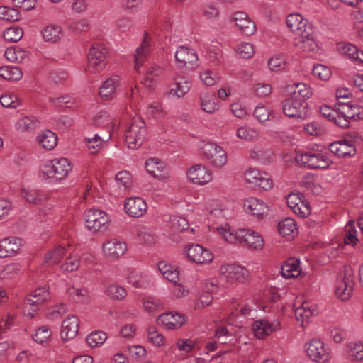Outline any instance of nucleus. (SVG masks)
Wrapping results in <instances>:
<instances>
[{"mask_svg": "<svg viewBox=\"0 0 363 363\" xmlns=\"http://www.w3.org/2000/svg\"><path fill=\"white\" fill-rule=\"evenodd\" d=\"M186 177L189 183L200 186L211 183L213 179L212 170L203 164H196L187 169Z\"/></svg>", "mask_w": 363, "mask_h": 363, "instance_id": "9b49d317", "label": "nucleus"}, {"mask_svg": "<svg viewBox=\"0 0 363 363\" xmlns=\"http://www.w3.org/2000/svg\"><path fill=\"white\" fill-rule=\"evenodd\" d=\"M104 292L106 296L114 301L123 300L127 296L125 289L117 284H111L106 286Z\"/></svg>", "mask_w": 363, "mask_h": 363, "instance_id": "09e8293b", "label": "nucleus"}, {"mask_svg": "<svg viewBox=\"0 0 363 363\" xmlns=\"http://www.w3.org/2000/svg\"><path fill=\"white\" fill-rule=\"evenodd\" d=\"M274 329L266 320H258L253 323L252 330L258 339H264L269 335Z\"/></svg>", "mask_w": 363, "mask_h": 363, "instance_id": "49530a36", "label": "nucleus"}, {"mask_svg": "<svg viewBox=\"0 0 363 363\" xmlns=\"http://www.w3.org/2000/svg\"><path fill=\"white\" fill-rule=\"evenodd\" d=\"M41 35L45 42L55 44L61 40L63 32L60 26L51 23L43 28Z\"/></svg>", "mask_w": 363, "mask_h": 363, "instance_id": "f704fd0d", "label": "nucleus"}, {"mask_svg": "<svg viewBox=\"0 0 363 363\" xmlns=\"http://www.w3.org/2000/svg\"><path fill=\"white\" fill-rule=\"evenodd\" d=\"M20 265L18 263H10L0 271V279L10 280L15 278L20 272Z\"/></svg>", "mask_w": 363, "mask_h": 363, "instance_id": "338daca9", "label": "nucleus"}, {"mask_svg": "<svg viewBox=\"0 0 363 363\" xmlns=\"http://www.w3.org/2000/svg\"><path fill=\"white\" fill-rule=\"evenodd\" d=\"M220 276L228 282H245L249 272L244 267L235 264H223L219 268Z\"/></svg>", "mask_w": 363, "mask_h": 363, "instance_id": "4468645a", "label": "nucleus"}, {"mask_svg": "<svg viewBox=\"0 0 363 363\" xmlns=\"http://www.w3.org/2000/svg\"><path fill=\"white\" fill-rule=\"evenodd\" d=\"M111 138L109 135L107 138H103L99 134H95L93 137L86 138L84 139L85 144L89 150L90 154L96 155L101 151L104 143Z\"/></svg>", "mask_w": 363, "mask_h": 363, "instance_id": "a18cd8bd", "label": "nucleus"}, {"mask_svg": "<svg viewBox=\"0 0 363 363\" xmlns=\"http://www.w3.org/2000/svg\"><path fill=\"white\" fill-rule=\"evenodd\" d=\"M52 332L48 326H41L33 335V339L39 344L48 343L51 341Z\"/></svg>", "mask_w": 363, "mask_h": 363, "instance_id": "69168bd1", "label": "nucleus"}, {"mask_svg": "<svg viewBox=\"0 0 363 363\" xmlns=\"http://www.w3.org/2000/svg\"><path fill=\"white\" fill-rule=\"evenodd\" d=\"M242 178L245 184L262 191H268L274 187V182L269 174L256 167L246 168Z\"/></svg>", "mask_w": 363, "mask_h": 363, "instance_id": "20e7f679", "label": "nucleus"}, {"mask_svg": "<svg viewBox=\"0 0 363 363\" xmlns=\"http://www.w3.org/2000/svg\"><path fill=\"white\" fill-rule=\"evenodd\" d=\"M200 106L203 111L213 114L220 109V106L213 94L202 93L200 95Z\"/></svg>", "mask_w": 363, "mask_h": 363, "instance_id": "79ce46f5", "label": "nucleus"}, {"mask_svg": "<svg viewBox=\"0 0 363 363\" xmlns=\"http://www.w3.org/2000/svg\"><path fill=\"white\" fill-rule=\"evenodd\" d=\"M273 153L269 150H264L259 146H254L250 150V157L262 164H267L273 157Z\"/></svg>", "mask_w": 363, "mask_h": 363, "instance_id": "3c124183", "label": "nucleus"}, {"mask_svg": "<svg viewBox=\"0 0 363 363\" xmlns=\"http://www.w3.org/2000/svg\"><path fill=\"white\" fill-rule=\"evenodd\" d=\"M146 134L145 121L139 116L132 118L125 128V142L127 147L132 150L138 149L143 143Z\"/></svg>", "mask_w": 363, "mask_h": 363, "instance_id": "7ed1b4c3", "label": "nucleus"}, {"mask_svg": "<svg viewBox=\"0 0 363 363\" xmlns=\"http://www.w3.org/2000/svg\"><path fill=\"white\" fill-rule=\"evenodd\" d=\"M151 51L150 38L145 36L138 47L134 55L135 57V69L140 72V67L143 65L147 56Z\"/></svg>", "mask_w": 363, "mask_h": 363, "instance_id": "72a5a7b5", "label": "nucleus"}, {"mask_svg": "<svg viewBox=\"0 0 363 363\" xmlns=\"http://www.w3.org/2000/svg\"><path fill=\"white\" fill-rule=\"evenodd\" d=\"M50 101L57 107H66L72 109H77L79 107V103L69 95L52 97L50 99Z\"/></svg>", "mask_w": 363, "mask_h": 363, "instance_id": "8fccbe9b", "label": "nucleus"}, {"mask_svg": "<svg viewBox=\"0 0 363 363\" xmlns=\"http://www.w3.org/2000/svg\"><path fill=\"white\" fill-rule=\"evenodd\" d=\"M124 210L130 217L140 218L146 213L147 204L143 198L132 196L125 200Z\"/></svg>", "mask_w": 363, "mask_h": 363, "instance_id": "412c9836", "label": "nucleus"}, {"mask_svg": "<svg viewBox=\"0 0 363 363\" xmlns=\"http://www.w3.org/2000/svg\"><path fill=\"white\" fill-rule=\"evenodd\" d=\"M213 231L225 242L233 245H241L250 250H260L264 245L262 235L250 228L235 229L229 224L223 223L214 226Z\"/></svg>", "mask_w": 363, "mask_h": 363, "instance_id": "f257e3e1", "label": "nucleus"}, {"mask_svg": "<svg viewBox=\"0 0 363 363\" xmlns=\"http://www.w3.org/2000/svg\"><path fill=\"white\" fill-rule=\"evenodd\" d=\"M102 250L106 257L117 259L125 254L127 250V245L123 241L113 239L104 242Z\"/></svg>", "mask_w": 363, "mask_h": 363, "instance_id": "a878e982", "label": "nucleus"}, {"mask_svg": "<svg viewBox=\"0 0 363 363\" xmlns=\"http://www.w3.org/2000/svg\"><path fill=\"white\" fill-rule=\"evenodd\" d=\"M93 123L96 126L106 127L109 132L114 129L112 117L104 111H101L93 117Z\"/></svg>", "mask_w": 363, "mask_h": 363, "instance_id": "5fc2aeb1", "label": "nucleus"}, {"mask_svg": "<svg viewBox=\"0 0 363 363\" xmlns=\"http://www.w3.org/2000/svg\"><path fill=\"white\" fill-rule=\"evenodd\" d=\"M354 281L345 274H340L334 284V295L339 301H349L353 294Z\"/></svg>", "mask_w": 363, "mask_h": 363, "instance_id": "f3484780", "label": "nucleus"}, {"mask_svg": "<svg viewBox=\"0 0 363 363\" xmlns=\"http://www.w3.org/2000/svg\"><path fill=\"white\" fill-rule=\"evenodd\" d=\"M192 82L190 78L177 75L168 90V95L176 99L184 97L191 89Z\"/></svg>", "mask_w": 363, "mask_h": 363, "instance_id": "b1692460", "label": "nucleus"}, {"mask_svg": "<svg viewBox=\"0 0 363 363\" xmlns=\"http://www.w3.org/2000/svg\"><path fill=\"white\" fill-rule=\"evenodd\" d=\"M294 313L297 321L305 328L310 318L317 314L316 306L303 298H297L294 303Z\"/></svg>", "mask_w": 363, "mask_h": 363, "instance_id": "2eb2a0df", "label": "nucleus"}, {"mask_svg": "<svg viewBox=\"0 0 363 363\" xmlns=\"http://www.w3.org/2000/svg\"><path fill=\"white\" fill-rule=\"evenodd\" d=\"M144 113L149 118L156 120L163 119L166 116V112L162 106L159 103H152L147 105L144 110Z\"/></svg>", "mask_w": 363, "mask_h": 363, "instance_id": "4d7b16f0", "label": "nucleus"}, {"mask_svg": "<svg viewBox=\"0 0 363 363\" xmlns=\"http://www.w3.org/2000/svg\"><path fill=\"white\" fill-rule=\"evenodd\" d=\"M338 51L357 64H363V51L359 50L355 45L345 42L337 44Z\"/></svg>", "mask_w": 363, "mask_h": 363, "instance_id": "7c9ffc66", "label": "nucleus"}, {"mask_svg": "<svg viewBox=\"0 0 363 363\" xmlns=\"http://www.w3.org/2000/svg\"><path fill=\"white\" fill-rule=\"evenodd\" d=\"M184 252L189 261L199 265L209 264L214 259V255L210 250L199 244L186 246Z\"/></svg>", "mask_w": 363, "mask_h": 363, "instance_id": "ddd939ff", "label": "nucleus"}, {"mask_svg": "<svg viewBox=\"0 0 363 363\" xmlns=\"http://www.w3.org/2000/svg\"><path fill=\"white\" fill-rule=\"evenodd\" d=\"M36 142L40 147L46 150H52L57 145V136L50 130H43L38 134Z\"/></svg>", "mask_w": 363, "mask_h": 363, "instance_id": "473e14b6", "label": "nucleus"}, {"mask_svg": "<svg viewBox=\"0 0 363 363\" xmlns=\"http://www.w3.org/2000/svg\"><path fill=\"white\" fill-rule=\"evenodd\" d=\"M157 268L164 278L169 282L176 284L180 281V273L176 266L165 261H160L157 264Z\"/></svg>", "mask_w": 363, "mask_h": 363, "instance_id": "c9c22d12", "label": "nucleus"}, {"mask_svg": "<svg viewBox=\"0 0 363 363\" xmlns=\"http://www.w3.org/2000/svg\"><path fill=\"white\" fill-rule=\"evenodd\" d=\"M295 160L301 166L310 169H325L331 163L327 155L320 152L299 151Z\"/></svg>", "mask_w": 363, "mask_h": 363, "instance_id": "423d86ee", "label": "nucleus"}, {"mask_svg": "<svg viewBox=\"0 0 363 363\" xmlns=\"http://www.w3.org/2000/svg\"><path fill=\"white\" fill-rule=\"evenodd\" d=\"M79 320L75 315L68 316L62 324L61 338L68 341L74 338L79 331Z\"/></svg>", "mask_w": 363, "mask_h": 363, "instance_id": "c756f323", "label": "nucleus"}, {"mask_svg": "<svg viewBox=\"0 0 363 363\" xmlns=\"http://www.w3.org/2000/svg\"><path fill=\"white\" fill-rule=\"evenodd\" d=\"M84 216L86 228L93 233L106 230L111 222L108 214L100 209L90 208L86 210Z\"/></svg>", "mask_w": 363, "mask_h": 363, "instance_id": "0eeeda50", "label": "nucleus"}, {"mask_svg": "<svg viewBox=\"0 0 363 363\" xmlns=\"http://www.w3.org/2000/svg\"><path fill=\"white\" fill-rule=\"evenodd\" d=\"M4 55L10 62L16 63H21L26 61L28 57L26 51L16 46L8 48L5 50Z\"/></svg>", "mask_w": 363, "mask_h": 363, "instance_id": "de8ad7c7", "label": "nucleus"}, {"mask_svg": "<svg viewBox=\"0 0 363 363\" xmlns=\"http://www.w3.org/2000/svg\"><path fill=\"white\" fill-rule=\"evenodd\" d=\"M286 203L289 208L301 218H306L311 213L310 203L301 193L289 194L286 197Z\"/></svg>", "mask_w": 363, "mask_h": 363, "instance_id": "dca6fc26", "label": "nucleus"}, {"mask_svg": "<svg viewBox=\"0 0 363 363\" xmlns=\"http://www.w3.org/2000/svg\"><path fill=\"white\" fill-rule=\"evenodd\" d=\"M0 103L4 107L16 108L22 105L23 101L13 93H6L1 95Z\"/></svg>", "mask_w": 363, "mask_h": 363, "instance_id": "bf43d9fd", "label": "nucleus"}, {"mask_svg": "<svg viewBox=\"0 0 363 363\" xmlns=\"http://www.w3.org/2000/svg\"><path fill=\"white\" fill-rule=\"evenodd\" d=\"M23 35V30L18 26H11L6 29L3 33V37L6 41L16 43L19 41Z\"/></svg>", "mask_w": 363, "mask_h": 363, "instance_id": "774afa93", "label": "nucleus"}, {"mask_svg": "<svg viewBox=\"0 0 363 363\" xmlns=\"http://www.w3.org/2000/svg\"><path fill=\"white\" fill-rule=\"evenodd\" d=\"M308 357L313 362L325 363L330 359V349L320 339H311L305 345Z\"/></svg>", "mask_w": 363, "mask_h": 363, "instance_id": "1a4fd4ad", "label": "nucleus"}, {"mask_svg": "<svg viewBox=\"0 0 363 363\" xmlns=\"http://www.w3.org/2000/svg\"><path fill=\"white\" fill-rule=\"evenodd\" d=\"M38 125V121L33 116H24L19 118L15 123L14 127L16 131L23 133H29L35 130Z\"/></svg>", "mask_w": 363, "mask_h": 363, "instance_id": "ea45409f", "label": "nucleus"}, {"mask_svg": "<svg viewBox=\"0 0 363 363\" xmlns=\"http://www.w3.org/2000/svg\"><path fill=\"white\" fill-rule=\"evenodd\" d=\"M65 247L61 245L56 246L50 250L45 256V262L48 264L59 263L65 253Z\"/></svg>", "mask_w": 363, "mask_h": 363, "instance_id": "680f3d73", "label": "nucleus"}, {"mask_svg": "<svg viewBox=\"0 0 363 363\" xmlns=\"http://www.w3.org/2000/svg\"><path fill=\"white\" fill-rule=\"evenodd\" d=\"M0 77L9 81H18L23 77L21 70L14 66H5L0 67Z\"/></svg>", "mask_w": 363, "mask_h": 363, "instance_id": "6e6d98bb", "label": "nucleus"}, {"mask_svg": "<svg viewBox=\"0 0 363 363\" xmlns=\"http://www.w3.org/2000/svg\"><path fill=\"white\" fill-rule=\"evenodd\" d=\"M235 51L239 57L243 59H250L252 57L255 53L254 45L245 42H242L237 45Z\"/></svg>", "mask_w": 363, "mask_h": 363, "instance_id": "0e129e2a", "label": "nucleus"}, {"mask_svg": "<svg viewBox=\"0 0 363 363\" xmlns=\"http://www.w3.org/2000/svg\"><path fill=\"white\" fill-rule=\"evenodd\" d=\"M120 83V78L115 75L104 81L99 89L101 96L105 99H111Z\"/></svg>", "mask_w": 363, "mask_h": 363, "instance_id": "58836bf2", "label": "nucleus"}, {"mask_svg": "<svg viewBox=\"0 0 363 363\" xmlns=\"http://www.w3.org/2000/svg\"><path fill=\"white\" fill-rule=\"evenodd\" d=\"M147 338L151 344L156 347L163 346L165 343L164 337L154 325L147 328Z\"/></svg>", "mask_w": 363, "mask_h": 363, "instance_id": "13d9d810", "label": "nucleus"}, {"mask_svg": "<svg viewBox=\"0 0 363 363\" xmlns=\"http://www.w3.org/2000/svg\"><path fill=\"white\" fill-rule=\"evenodd\" d=\"M21 195L27 202L35 205L43 204L48 199L45 193L33 188L21 189Z\"/></svg>", "mask_w": 363, "mask_h": 363, "instance_id": "2f4dec72", "label": "nucleus"}, {"mask_svg": "<svg viewBox=\"0 0 363 363\" xmlns=\"http://www.w3.org/2000/svg\"><path fill=\"white\" fill-rule=\"evenodd\" d=\"M201 83L207 86H212L220 81L218 74L212 69H202L199 72Z\"/></svg>", "mask_w": 363, "mask_h": 363, "instance_id": "603ef678", "label": "nucleus"}, {"mask_svg": "<svg viewBox=\"0 0 363 363\" xmlns=\"http://www.w3.org/2000/svg\"><path fill=\"white\" fill-rule=\"evenodd\" d=\"M236 136L240 140L252 142L259 138V133L256 129L244 125L237 128Z\"/></svg>", "mask_w": 363, "mask_h": 363, "instance_id": "864d4df0", "label": "nucleus"}, {"mask_svg": "<svg viewBox=\"0 0 363 363\" xmlns=\"http://www.w3.org/2000/svg\"><path fill=\"white\" fill-rule=\"evenodd\" d=\"M174 56L177 65L181 68L199 66V57L193 49L184 45L179 46L177 49Z\"/></svg>", "mask_w": 363, "mask_h": 363, "instance_id": "6ab92c4d", "label": "nucleus"}, {"mask_svg": "<svg viewBox=\"0 0 363 363\" xmlns=\"http://www.w3.org/2000/svg\"><path fill=\"white\" fill-rule=\"evenodd\" d=\"M72 170V164L68 159L54 158L43 164L40 169V177L48 183L57 182L67 178Z\"/></svg>", "mask_w": 363, "mask_h": 363, "instance_id": "f03ea898", "label": "nucleus"}, {"mask_svg": "<svg viewBox=\"0 0 363 363\" xmlns=\"http://www.w3.org/2000/svg\"><path fill=\"white\" fill-rule=\"evenodd\" d=\"M164 67L157 63H152L147 67L143 81L145 86L151 88L154 86L164 72Z\"/></svg>", "mask_w": 363, "mask_h": 363, "instance_id": "4c0bfd02", "label": "nucleus"}, {"mask_svg": "<svg viewBox=\"0 0 363 363\" xmlns=\"http://www.w3.org/2000/svg\"><path fill=\"white\" fill-rule=\"evenodd\" d=\"M116 182L119 189L127 191L133 186L132 177L128 171H121L116 175Z\"/></svg>", "mask_w": 363, "mask_h": 363, "instance_id": "e2e57ef3", "label": "nucleus"}, {"mask_svg": "<svg viewBox=\"0 0 363 363\" xmlns=\"http://www.w3.org/2000/svg\"><path fill=\"white\" fill-rule=\"evenodd\" d=\"M300 264V260L298 259H288L281 267V275L286 279L298 277L301 272Z\"/></svg>", "mask_w": 363, "mask_h": 363, "instance_id": "e433bc0d", "label": "nucleus"}, {"mask_svg": "<svg viewBox=\"0 0 363 363\" xmlns=\"http://www.w3.org/2000/svg\"><path fill=\"white\" fill-rule=\"evenodd\" d=\"M286 26L288 30L298 36L311 30L313 26L299 13H291L286 17Z\"/></svg>", "mask_w": 363, "mask_h": 363, "instance_id": "a211bd4d", "label": "nucleus"}, {"mask_svg": "<svg viewBox=\"0 0 363 363\" xmlns=\"http://www.w3.org/2000/svg\"><path fill=\"white\" fill-rule=\"evenodd\" d=\"M23 245V241L17 237L10 236L0 240V258L18 255Z\"/></svg>", "mask_w": 363, "mask_h": 363, "instance_id": "4be33fe9", "label": "nucleus"}, {"mask_svg": "<svg viewBox=\"0 0 363 363\" xmlns=\"http://www.w3.org/2000/svg\"><path fill=\"white\" fill-rule=\"evenodd\" d=\"M282 110L283 113L289 118H296L303 121L308 116L306 103L295 96L283 101Z\"/></svg>", "mask_w": 363, "mask_h": 363, "instance_id": "f8f14e48", "label": "nucleus"}, {"mask_svg": "<svg viewBox=\"0 0 363 363\" xmlns=\"http://www.w3.org/2000/svg\"><path fill=\"white\" fill-rule=\"evenodd\" d=\"M278 230L284 237L293 238L298 234V228L295 220L291 218L281 220L278 224Z\"/></svg>", "mask_w": 363, "mask_h": 363, "instance_id": "37998d69", "label": "nucleus"}, {"mask_svg": "<svg viewBox=\"0 0 363 363\" xmlns=\"http://www.w3.org/2000/svg\"><path fill=\"white\" fill-rule=\"evenodd\" d=\"M67 293L69 298L74 302L81 304H89L91 298L87 289L84 288L69 287Z\"/></svg>", "mask_w": 363, "mask_h": 363, "instance_id": "c03bdc74", "label": "nucleus"}, {"mask_svg": "<svg viewBox=\"0 0 363 363\" xmlns=\"http://www.w3.org/2000/svg\"><path fill=\"white\" fill-rule=\"evenodd\" d=\"M347 358L352 362L362 360L363 344L350 343L347 347Z\"/></svg>", "mask_w": 363, "mask_h": 363, "instance_id": "052dcab7", "label": "nucleus"}, {"mask_svg": "<svg viewBox=\"0 0 363 363\" xmlns=\"http://www.w3.org/2000/svg\"><path fill=\"white\" fill-rule=\"evenodd\" d=\"M342 114L349 121H359L363 118V108L358 105H351L345 102H340Z\"/></svg>", "mask_w": 363, "mask_h": 363, "instance_id": "a19ab883", "label": "nucleus"}, {"mask_svg": "<svg viewBox=\"0 0 363 363\" xmlns=\"http://www.w3.org/2000/svg\"><path fill=\"white\" fill-rule=\"evenodd\" d=\"M51 298V293L47 286L37 288L33 291L30 298H28L23 306L24 315L28 318H33L35 312L38 310V305L43 303Z\"/></svg>", "mask_w": 363, "mask_h": 363, "instance_id": "9d476101", "label": "nucleus"}, {"mask_svg": "<svg viewBox=\"0 0 363 363\" xmlns=\"http://www.w3.org/2000/svg\"><path fill=\"white\" fill-rule=\"evenodd\" d=\"M147 172L157 179L159 181H165L169 178L168 173L166 171L164 163L157 158H150L145 162Z\"/></svg>", "mask_w": 363, "mask_h": 363, "instance_id": "bb28decb", "label": "nucleus"}, {"mask_svg": "<svg viewBox=\"0 0 363 363\" xmlns=\"http://www.w3.org/2000/svg\"><path fill=\"white\" fill-rule=\"evenodd\" d=\"M107 50L103 45H93L88 53L86 71L91 74L103 71L107 64Z\"/></svg>", "mask_w": 363, "mask_h": 363, "instance_id": "6e6552de", "label": "nucleus"}, {"mask_svg": "<svg viewBox=\"0 0 363 363\" xmlns=\"http://www.w3.org/2000/svg\"><path fill=\"white\" fill-rule=\"evenodd\" d=\"M245 211L258 219L263 218L267 215L268 205L262 199L254 196L246 198L243 202Z\"/></svg>", "mask_w": 363, "mask_h": 363, "instance_id": "aec40b11", "label": "nucleus"}, {"mask_svg": "<svg viewBox=\"0 0 363 363\" xmlns=\"http://www.w3.org/2000/svg\"><path fill=\"white\" fill-rule=\"evenodd\" d=\"M330 151L339 157L354 156L356 147L350 140H342L334 142L330 145Z\"/></svg>", "mask_w": 363, "mask_h": 363, "instance_id": "c85d7f7f", "label": "nucleus"}, {"mask_svg": "<svg viewBox=\"0 0 363 363\" xmlns=\"http://www.w3.org/2000/svg\"><path fill=\"white\" fill-rule=\"evenodd\" d=\"M236 26L246 35H252L256 32L255 22L244 12H236L233 18Z\"/></svg>", "mask_w": 363, "mask_h": 363, "instance_id": "cd10ccee", "label": "nucleus"}, {"mask_svg": "<svg viewBox=\"0 0 363 363\" xmlns=\"http://www.w3.org/2000/svg\"><path fill=\"white\" fill-rule=\"evenodd\" d=\"M200 154L215 168L221 169L228 162V155L223 147L216 143H205L199 149Z\"/></svg>", "mask_w": 363, "mask_h": 363, "instance_id": "39448f33", "label": "nucleus"}, {"mask_svg": "<svg viewBox=\"0 0 363 363\" xmlns=\"http://www.w3.org/2000/svg\"><path fill=\"white\" fill-rule=\"evenodd\" d=\"M184 315L177 312L162 313L157 318V323L167 330H172L180 328L186 323Z\"/></svg>", "mask_w": 363, "mask_h": 363, "instance_id": "5701e85b", "label": "nucleus"}, {"mask_svg": "<svg viewBox=\"0 0 363 363\" xmlns=\"http://www.w3.org/2000/svg\"><path fill=\"white\" fill-rule=\"evenodd\" d=\"M294 45L298 50L304 52L317 51L318 44L315 40L313 28L296 37L294 40Z\"/></svg>", "mask_w": 363, "mask_h": 363, "instance_id": "393cba45", "label": "nucleus"}]
</instances>
